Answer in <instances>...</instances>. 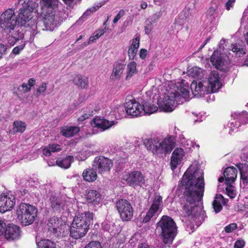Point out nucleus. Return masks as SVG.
Masks as SVG:
<instances>
[{
    "label": "nucleus",
    "instance_id": "obj_27",
    "mask_svg": "<svg viewBox=\"0 0 248 248\" xmlns=\"http://www.w3.org/2000/svg\"><path fill=\"white\" fill-rule=\"evenodd\" d=\"M238 168L243 184L246 186L248 184V164L240 163L236 165Z\"/></svg>",
    "mask_w": 248,
    "mask_h": 248
},
{
    "label": "nucleus",
    "instance_id": "obj_15",
    "mask_svg": "<svg viewBox=\"0 0 248 248\" xmlns=\"http://www.w3.org/2000/svg\"><path fill=\"white\" fill-rule=\"evenodd\" d=\"M16 204L15 196L11 193H5L0 196V212L4 213L11 210Z\"/></svg>",
    "mask_w": 248,
    "mask_h": 248
},
{
    "label": "nucleus",
    "instance_id": "obj_40",
    "mask_svg": "<svg viewBox=\"0 0 248 248\" xmlns=\"http://www.w3.org/2000/svg\"><path fill=\"white\" fill-rule=\"evenodd\" d=\"M106 31V28L104 29H99L96 30L93 34L90 37L87 44H85V46L89 45L91 43L94 42L100 36L105 33Z\"/></svg>",
    "mask_w": 248,
    "mask_h": 248
},
{
    "label": "nucleus",
    "instance_id": "obj_23",
    "mask_svg": "<svg viewBox=\"0 0 248 248\" xmlns=\"http://www.w3.org/2000/svg\"><path fill=\"white\" fill-rule=\"evenodd\" d=\"M87 201L88 203H91L94 206L99 205L101 201V194L94 190H91L88 191L86 195Z\"/></svg>",
    "mask_w": 248,
    "mask_h": 248
},
{
    "label": "nucleus",
    "instance_id": "obj_41",
    "mask_svg": "<svg viewBox=\"0 0 248 248\" xmlns=\"http://www.w3.org/2000/svg\"><path fill=\"white\" fill-rule=\"evenodd\" d=\"M188 75L193 78H197L201 80L204 75V71L202 68L194 66L188 71Z\"/></svg>",
    "mask_w": 248,
    "mask_h": 248
},
{
    "label": "nucleus",
    "instance_id": "obj_19",
    "mask_svg": "<svg viewBox=\"0 0 248 248\" xmlns=\"http://www.w3.org/2000/svg\"><path fill=\"white\" fill-rule=\"evenodd\" d=\"M185 152L182 148H177L174 150L170 160V167L172 170H174L181 164Z\"/></svg>",
    "mask_w": 248,
    "mask_h": 248
},
{
    "label": "nucleus",
    "instance_id": "obj_7",
    "mask_svg": "<svg viewBox=\"0 0 248 248\" xmlns=\"http://www.w3.org/2000/svg\"><path fill=\"white\" fill-rule=\"evenodd\" d=\"M37 209L34 206L21 203L17 210V218L23 226L33 223L37 215Z\"/></svg>",
    "mask_w": 248,
    "mask_h": 248
},
{
    "label": "nucleus",
    "instance_id": "obj_39",
    "mask_svg": "<svg viewBox=\"0 0 248 248\" xmlns=\"http://www.w3.org/2000/svg\"><path fill=\"white\" fill-rule=\"evenodd\" d=\"M137 72L136 62L133 61L129 62L127 65L126 79L128 80L130 78Z\"/></svg>",
    "mask_w": 248,
    "mask_h": 248
},
{
    "label": "nucleus",
    "instance_id": "obj_49",
    "mask_svg": "<svg viewBox=\"0 0 248 248\" xmlns=\"http://www.w3.org/2000/svg\"><path fill=\"white\" fill-rule=\"evenodd\" d=\"M46 87L47 84L45 82H42L36 90V93L35 94L36 96H39L42 94L43 96H45V93L46 90Z\"/></svg>",
    "mask_w": 248,
    "mask_h": 248
},
{
    "label": "nucleus",
    "instance_id": "obj_55",
    "mask_svg": "<svg viewBox=\"0 0 248 248\" xmlns=\"http://www.w3.org/2000/svg\"><path fill=\"white\" fill-rule=\"evenodd\" d=\"M124 15L125 11L123 9L121 10L113 19V23L116 24L118 21V20L121 18V17L124 16Z\"/></svg>",
    "mask_w": 248,
    "mask_h": 248
},
{
    "label": "nucleus",
    "instance_id": "obj_47",
    "mask_svg": "<svg viewBox=\"0 0 248 248\" xmlns=\"http://www.w3.org/2000/svg\"><path fill=\"white\" fill-rule=\"evenodd\" d=\"M35 80L33 78H31L28 80V83H24L21 85V87L25 92H29L31 88L35 84Z\"/></svg>",
    "mask_w": 248,
    "mask_h": 248
},
{
    "label": "nucleus",
    "instance_id": "obj_32",
    "mask_svg": "<svg viewBox=\"0 0 248 248\" xmlns=\"http://www.w3.org/2000/svg\"><path fill=\"white\" fill-rule=\"evenodd\" d=\"M219 8V3L216 2L213 3L207 12V16L208 19L211 22L213 21L218 16V9Z\"/></svg>",
    "mask_w": 248,
    "mask_h": 248
},
{
    "label": "nucleus",
    "instance_id": "obj_58",
    "mask_svg": "<svg viewBox=\"0 0 248 248\" xmlns=\"http://www.w3.org/2000/svg\"><path fill=\"white\" fill-rule=\"evenodd\" d=\"M147 50L145 49L142 48L140 50V58L142 60H144L146 58L147 55Z\"/></svg>",
    "mask_w": 248,
    "mask_h": 248
},
{
    "label": "nucleus",
    "instance_id": "obj_54",
    "mask_svg": "<svg viewBox=\"0 0 248 248\" xmlns=\"http://www.w3.org/2000/svg\"><path fill=\"white\" fill-rule=\"evenodd\" d=\"M25 44H21L19 46L14 47L12 50V53L15 55H17L19 52L23 49L25 47Z\"/></svg>",
    "mask_w": 248,
    "mask_h": 248
},
{
    "label": "nucleus",
    "instance_id": "obj_29",
    "mask_svg": "<svg viewBox=\"0 0 248 248\" xmlns=\"http://www.w3.org/2000/svg\"><path fill=\"white\" fill-rule=\"evenodd\" d=\"M9 36L8 38V42L10 46H13L16 42L19 40L23 38V34L19 31V30L13 31V32L10 33H5Z\"/></svg>",
    "mask_w": 248,
    "mask_h": 248
},
{
    "label": "nucleus",
    "instance_id": "obj_5",
    "mask_svg": "<svg viewBox=\"0 0 248 248\" xmlns=\"http://www.w3.org/2000/svg\"><path fill=\"white\" fill-rule=\"evenodd\" d=\"M93 218V214L90 212L81 213L74 218L71 225L70 235L75 239L84 236L89 229Z\"/></svg>",
    "mask_w": 248,
    "mask_h": 248
},
{
    "label": "nucleus",
    "instance_id": "obj_30",
    "mask_svg": "<svg viewBox=\"0 0 248 248\" xmlns=\"http://www.w3.org/2000/svg\"><path fill=\"white\" fill-rule=\"evenodd\" d=\"M83 179L89 182H94L97 179V173L95 170L92 168H88L82 172Z\"/></svg>",
    "mask_w": 248,
    "mask_h": 248
},
{
    "label": "nucleus",
    "instance_id": "obj_14",
    "mask_svg": "<svg viewBox=\"0 0 248 248\" xmlns=\"http://www.w3.org/2000/svg\"><path fill=\"white\" fill-rule=\"evenodd\" d=\"M204 83L206 85L210 93L217 92L221 87V79L217 71H212L207 78V80Z\"/></svg>",
    "mask_w": 248,
    "mask_h": 248
},
{
    "label": "nucleus",
    "instance_id": "obj_48",
    "mask_svg": "<svg viewBox=\"0 0 248 248\" xmlns=\"http://www.w3.org/2000/svg\"><path fill=\"white\" fill-rule=\"evenodd\" d=\"M102 6V3L100 2L95 5L94 6L91 7V8H90L86 11V12L82 15L81 18H85L87 16H89L91 13L95 12Z\"/></svg>",
    "mask_w": 248,
    "mask_h": 248
},
{
    "label": "nucleus",
    "instance_id": "obj_20",
    "mask_svg": "<svg viewBox=\"0 0 248 248\" xmlns=\"http://www.w3.org/2000/svg\"><path fill=\"white\" fill-rule=\"evenodd\" d=\"M93 123L94 127H96L101 131H103L110 128L114 124L113 121H109L104 118L95 117L93 119Z\"/></svg>",
    "mask_w": 248,
    "mask_h": 248
},
{
    "label": "nucleus",
    "instance_id": "obj_33",
    "mask_svg": "<svg viewBox=\"0 0 248 248\" xmlns=\"http://www.w3.org/2000/svg\"><path fill=\"white\" fill-rule=\"evenodd\" d=\"M210 61L212 64L216 68H218L223 64V60L221 56V54L217 50L215 51L210 58Z\"/></svg>",
    "mask_w": 248,
    "mask_h": 248
},
{
    "label": "nucleus",
    "instance_id": "obj_38",
    "mask_svg": "<svg viewBox=\"0 0 248 248\" xmlns=\"http://www.w3.org/2000/svg\"><path fill=\"white\" fill-rule=\"evenodd\" d=\"M232 50L233 52H235L239 57H240L241 55L246 53V46L243 42L240 41L232 46Z\"/></svg>",
    "mask_w": 248,
    "mask_h": 248
},
{
    "label": "nucleus",
    "instance_id": "obj_60",
    "mask_svg": "<svg viewBox=\"0 0 248 248\" xmlns=\"http://www.w3.org/2000/svg\"><path fill=\"white\" fill-rule=\"evenodd\" d=\"M65 4L71 6L76 4L79 0H63Z\"/></svg>",
    "mask_w": 248,
    "mask_h": 248
},
{
    "label": "nucleus",
    "instance_id": "obj_61",
    "mask_svg": "<svg viewBox=\"0 0 248 248\" xmlns=\"http://www.w3.org/2000/svg\"><path fill=\"white\" fill-rule=\"evenodd\" d=\"M152 25L153 24L149 23V24H148L145 26L144 30L146 34H149L150 33L153 29Z\"/></svg>",
    "mask_w": 248,
    "mask_h": 248
},
{
    "label": "nucleus",
    "instance_id": "obj_44",
    "mask_svg": "<svg viewBox=\"0 0 248 248\" xmlns=\"http://www.w3.org/2000/svg\"><path fill=\"white\" fill-rule=\"evenodd\" d=\"M38 248H56L55 244L48 239L41 240L37 243Z\"/></svg>",
    "mask_w": 248,
    "mask_h": 248
},
{
    "label": "nucleus",
    "instance_id": "obj_3",
    "mask_svg": "<svg viewBox=\"0 0 248 248\" xmlns=\"http://www.w3.org/2000/svg\"><path fill=\"white\" fill-rule=\"evenodd\" d=\"M40 3L44 13L43 30L52 31L66 19L67 15L64 10H56L58 0H41Z\"/></svg>",
    "mask_w": 248,
    "mask_h": 248
},
{
    "label": "nucleus",
    "instance_id": "obj_52",
    "mask_svg": "<svg viewBox=\"0 0 248 248\" xmlns=\"http://www.w3.org/2000/svg\"><path fill=\"white\" fill-rule=\"evenodd\" d=\"M84 248H102L101 245L98 241H91Z\"/></svg>",
    "mask_w": 248,
    "mask_h": 248
},
{
    "label": "nucleus",
    "instance_id": "obj_18",
    "mask_svg": "<svg viewBox=\"0 0 248 248\" xmlns=\"http://www.w3.org/2000/svg\"><path fill=\"white\" fill-rule=\"evenodd\" d=\"M162 203V197L160 196H155L153 202L146 215L143 219V223L149 222L152 217H155L156 214Z\"/></svg>",
    "mask_w": 248,
    "mask_h": 248
},
{
    "label": "nucleus",
    "instance_id": "obj_37",
    "mask_svg": "<svg viewBox=\"0 0 248 248\" xmlns=\"http://www.w3.org/2000/svg\"><path fill=\"white\" fill-rule=\"evenodd\" d=\"M141 105L143 108V110L144 111V115L152 114L156 112L158 108L151 102L145 101L143 102V104Z\"/></svg>",
    "mask_w": 248,
    "mask_h": 248
},
{
    "label": "nucleus",
    "instance_id": "obj_45",
    "mask_svg": "<svg viewBox=\"0 0 248 248\" xmlns=\"http://www.w3.org/2000/svg\"><path fill=\"white\" fill-rule=\"evenodd\" d=\"M94 114V111L92 108H87L83 113L79 117L78 119V122H83L87 119L89 118L91 116Z\"/></svg>",
    "mask_w": 248,
    "mask_h": 248
},
{
    "label": "nucleus",
    "instance_id": "obj_62",
    "mask_svg": "<svg viewBox=\"0 0 248 248\" xmlns=\"http://www.w3.org/2000/svg\"><path fill=\"white\" fill-rule=\"evenodd\" d=\"M7 47L3 44H0V59L1 58L2 55L5 53Z\"/></svg>",
    "mask_w": 248,
    "mask_h": 248
},
{
    "label": "nucleus",
    "instance_id": "obj_46",
    "mask_svg": "<svg viewBox=\"0 0 248 248\" xmlns=\"http://www.w3.org/2000/svg\"><path fill=\"white\" fill-rule=\"evenodd\" d=\"M162 16V12L160 10L151 16L147 19L150 23L154 24L157 22Z\"/></svg>",
    "mask_w": 248,
    "mask_h": 248
},
{
    "label": "nucleus",
    "instance_id": "obj_24",
    "mask_svg": "<svg viewBox=\"0 0 248 248\" xmlns=\"http://www.w3.org/2000/svg\"><path fill=\"white\" fill-rule=\"evenodd\" d=\"M237 170L233 167L227 168L224 171L226 184H232L237 177Z\"/></svg>",
    "mask_w": 248,
    "mask_h": 248
},
{
    "label": "nucleus",
    "instance_id": "obj_28",
    "mask_svg": "<svg viewBox=\"0 0 248 248\" xmlns=\"http://www.w3.org/2000/svg\"><path fill=\"white\" fill-rule=\"evenodd\" d=\"M80 129L78 126H63L62 128L61 133L64 137L69 138L77 134Z\"/></svg>",
    "mask_w": 248,
    "mask_h": 248
},
{
    "label": "nucleus",
    "instance_id": "obj_43",
    "mask_svg": "<svg viewBox=\"0 0 248 248\" xmlns=\"http://www.w3.org/2000/svg\"><path fill=\"white\" fill-rule=\"evenodd\" d=\"M26 128V124L25 123L16 121H15L13 124V131L14 133L23 132Z\"/></svg>",
    "mask_w": 248,
    "mask_h": 248
},
{
    "label": "nucleus",
    "instance_id": "obj_42",
    "mask_svg": "<svg viewBox=\"0 0 248 248\" xmlns=\"http://www.w3.org/2000/svg\"><path fill=\"white\" fill-rule=\"evenodd\" d=\"M73 159L74 157L73 156L69 155L61 160H57L56 163L61 168L67 169L70 167Z\"/></svg>",
    "mask_w": 248,
    "mask_h": 248
},
{
    "label": "nucleus",
    "instance_id": "obj_16",
    "mask_svg": "<svg viewBox=\"0 0 248 248\" xmlns=\"http://www.w3.org/2000/svg\"><path fill=\"white\" fill-rule=\"evenodd\" d=\"M127 184L134 187L141 186L145 183L144 177L140 172L135 171L124 176Z\"/></svg>",
    "mask_w": 248,
    "mask_h": 248
},
{
    "label": "nucleus",
    "instance_id": "obj_8",
    "mask_svg": "<svg viewBox=\"0 0 248 248\" xmlns=\"http://www.w3.org/2000/svg\"><path fill=\"white\" fill-rule=\"evenodd\" d=\"M179 96L178 93L170 92L163 98H160L158 101L160 111L166 112L172 111L175 108V102L178 101Z\"/></svg>",
    "mask_w": 248,
    "mask_h": 248
},
{
    "label": "nucleus",
    "instance_id": "obj_13",
    "mask_svg": "<svg viewBox=\"0 0 248 248\" xmlns=\"http://www.w3.org/2000/svg\"><path fill=\"white\" fill-rule=\"evenodd\" d=\"M93 166L99 173L104 174L110 171L113 163L110 159L100 156L94 158Z\"/></svg>",
    "mask_w": 248,
    "mask_h": 248
},
{
    "label": "nucleus",
    "instance_id": "obj_4",
    "mask_svg": "<svg viewBox=\"0 0 248 248\" xmlns=\"http://www.w3.org/2000/svg\"><path fill=\"white\" fill-rule=\"evenodd\" d=\"M147 149L156 155L170 153L175 145L173 136L167 135L165 138L156 137L148 139L146 143Z\"/></svg>",
    "mask_w": 248,
    "mask_h": 248
},
{
    "label": "nucleus",
    "instance_id": "obj_11",
    "mask_svg": "<svg viewBox=\"0 0 248 248\" xmlns=\"http://www.w3.org/2000/svg\"><path fill=\"white\" fill-rule=\"evenodd\" d=\"M48 230L55 236L63 235L66 230V224L62 218L56 217L50 218L47 224Z\"/></svg>",
    "mask_w": 248,
    "mask_h": 248
},
{
    "label": "nucleus",
    "instance_id": "obj_35",
    "mask_svg": "<svg viewBox=\"0 0 248 248\" xmlns=\"http://www.w3.org/2000/svg\"><path fill=\"white\" fill-rule=\"evenodd\" d=\"M62 150L60 144L54 143L50 144L43 150V154L45 156H49L51 153L60 151Z\"/></svg>",
    "mask_w": 248,
    "mask_h": 248
},
{
    "label": "nucleus",
    "instance_id": "obj_56",
    "mask_svg": "<svg viewBox=\"0 0 248 248\" xmlns=\"http://www.w3.org/2000/svg\"><path fill=\"white\" fill-rule=\"evenodd\" d=\"M245 245V242L243 240H238L234 244L233 248H243Z\"/></svg>",
    "mask_w": 248,
    "mask_h": 248
},
{
    "label": "nucleus",
    "instance_id": "obj_25",
    "mask_svg": "<svg viewBox=\"0 0 248 248\" xmlns=\"http://www.w3.org/2000/svg\"><path fill=\"white\" fill-rule=\"evenodd\" d=\"M140 38L137 37L132 40V43L128 50V55L129 60H133L137 55L140 46Z\"/></svg>",
    "mask_w": 248,
    "mask_h": 248
},
{
    "label": "nucleus",
    "instance_id": "obj_10",
    "mask_svg": "<svg viewBox=\"0 0 248 248\" xmlns=\"http://www.w3.org/2000/svg\"><path fill=\"white\" fill-rule=\"evenodd\" d=\"M142 106L137 102L132 96H127L125 98V108L126 113L133 117L144 115Z\"/></svg>",
    "mask_w": 248,
    "mask_h": 248
},
{
    "label": "nucleus",
    "instance_id": "obj_1",
    "mask_svg": "<svg viewBox=\"0 0 248 248\" xmlns=\"http://www.w3.org/2000/svg\"><path fill=\"white\" fill-rule=\"evenodd\" d=\"M190 170L188 168L186 170L181 181L185 186L182 212L184 216L191 217L194 220L197 219L201 223L203 221V212L199 204L204 190L203 172L202 170H197L192 173Z\"/></svg>",
    "mask_w": 248,
    "mask_h": 248
},
{
    "label": "nucleus",
    "instance_id": "obj_59",
    "mask_svg": "<svg viewBox=\"0 0 248 248\" xmlns=\"http://www.w3.org/2000/svg\"><path fill=\"white\" fill-rule=\"evenodd\" d=\"M235 0H228L226 3L225 7L226 9L229 11L231 8L232 7L235 2Z\"/></svg>",
    "mask_w": 248,
    "mask_h": 248
},
{
    "label": "nucleus",
    "instance_id": "obj_6",
    "mask_svg": "<svg viewBox=\"0 0 248 248\" xmlns=\"http://www.w3.org/2000/svg\"><path fill=\"white\" fill-rule=\"evenodd\" d=\"M156 225L163 242L166 244H171L177 233V226L173 220L169 216H163Z\"/></svg>",
    "mask_w": 248,
    "mask_h": 248
},
{
    "label": "nucleus",
    "instance_id": "obj_34",
    "mask_svg": "<svg viewBox=\"0 0 248 248\" xmlns=\"http://www.w3.org/2000/svg\"><path fill=\"white\" fill-rule=\"evenodd\" d=\"M224 197L221 195H217L213 202L212 206L214 211L217 213L222 209V204L224 203Z\"/></svg>",
    "mask_w": 248,
    "mask_h": 248
},
{
    "label": "nucleus",
    "instance_id": "obj_53",
    "mask_svg": "<svg viewBox=\"0 0 248 248\" xmlns=\"http://www.w3.org/2000/svg\"><path fill=\"white\" fill-rule=\"evenodd\" d=\"M237 227V224L235 223H232L226 226L224 228V231L227 233L232 232L235 230Z\"/></svg>",
    "mask_w": 248,
    "mask_h": 248
},
{
    "label": "nucleus",
    "instance_id": "obj_21",
    "mask_svg": "<svg viewBox=\"0 0 248 248\" xmlns=\"http://www.w3.org/2000/svg\"><path fill=\"white\" fill-rule=\"evenodd\" d=\"M4 232L7 239L15 240L19 238L20 236V228L14 224H9Z\"/></svg>",
    "mask_w": 248,
    "mask_h": 248
},
{
    "label": "nucleus",
    "instance_id": "obj_64",
    "mask_svg": "<svg viewBox=\"0 0 248 248\" xmlns=\"http://www.w3.org/2000/svg\"><path fill=\"white\" fill-rule=\"evenodd\" d=\"M137 248H152L148 244L146 243H141L138 245Z\"/></svg>",
    "mask_w": 248,
    "mask_h": 248
},
{
    "label": "nucleus",
    "instance_id": "obj_31",
    "mask_svg": "<svg viewBox=\"0 0 248 248\" xmlns=\"http://www.w3.org/2000/svg\"><path fill=\"white\" fill-rule=\"evenodd\" d=\"M49 201L51 208L55 212H60L64 206V202L58 197L51 196Z\"/></svg>",
    "mask_w": 248,
    "mask_h": 248
},
{
    "label": "nucleus",
    "instance_id": "obj_12",
    "mask_svg": "<svg viewBox=\"0 0 248 248\" xmlns=\"http://www.w3.org/2000/svg\"><path fill=\"white\" fill-rule=\"evenodd\" d=\"M232 117L233 119L228 124L227 127L230 128L229 132L230 134L231 132L238 128L241 124H245L248 123V113L247 111L242 112H234L232 113Z\"/></svg>",
    "mask_w": 248,
    "mask_h": 248
},
{
    "label": "nucleus",
    "instance_id": "obj_9",
    "mask_svg": "<svg viewBox=\"0 0 248 248\" xmlns=\"http://www.w3.org/2000/svg\"><path fill=\"white\" fill-rule=\"evenodd\" d=\"M116 207L123 221H129L132 218L134 210L129 201L120 199L116 202Z\"/></svg>",
    "mask_w": 248,
    "mask_h": 248
},
{
    "label": "nucleus",
    "instance_id": "obj_22",
    "mask_svg": "<svg viewBox=\"0 0 248 248\" xmlns=\"http://www.w3.org/2000/svg\"><path fill=\"white\" fill-rule=\"evenodd\" d=\"M177 89L180 92L175 91L174 93H178L179 94V98L182 97L185 100L189 99V83L185 80H182L181 82H178Z\"/></svg>",
    "mask_w": 248,
    "mask_h": 248
},
{
    "label": "nucleus",
    "instance_id": "obj_63",
    "mask_svg": "<svg viewBox=\"0 0 248 248\" xmlns=\"http://www.w3.org/2000/svg\"><path fill=\"white\" fill-rule=\"evenodd\" d=\"M6 227V224L0 219V236L4 232Z\"/></svg>",
    "mask_w": 248,
    "mask_h": 248
},
{
    "label": "nucleus",
    "instance_id": "obj_2",
    "mask_svg": "<svg viewBox=\"0 0 248 248\" xmlns=\"http://www.w3.org/2000/svg\"><path fill=\"white\" fill-rule=\"evenodd\" d=\"M38 0H18V4L21 7L19 8L18 16L12 8L5 10L0 16V30L4 33H10L17 30V23L22 26L30 27L33 31L36 29L35 20H32L34 11L38 6Z\"/></svg>",
    "mask_w": 248,
    "mask_h": 248
},
{
    "label": "nucleus",
    "instance_id": "obj_50",
    "mask_svg": "<svg viewBox=\"0 0 248 248\" xmlns=\"http://www.w3.org/2000/svg\"><path fill=\"white\" fill-rule=\"evenodd\" d=\"M114 111L115 115L118 114L120 117H122L125 114V106L117 105L115 107Z\"/></svg>",
    "mask_w": 248,
    "mask_h": 248
},
{
    "label": "nucleus",
    "instance_id": "obj_51",
    "mask_svg": "<svg viewBox=\"0 0 248 248\" xmlns=\"http://www.w3.org/2000/svg\"><path fill=\"white\" fill-rule=\"evenodd\" d=\"M227 187L226 188V193L231 198H233L235 196V193L234 190V187L232 184H226Z\"/></svg>",
    "mask_w": 248,
    "mask_h": 248
},
{
    "label": "nucleus",
    "instance_id": "obj_57",
    "mask_svg": "<svg viewBox=\"0 0 248 248\" xmlns=\"http://www.w3.org/2000/svg\"><path fill=\"white\" fill-rule=\"evenodd\" d=\"M181 16H179L175 20V24L180 26H181L185 23L186 20L185 19H184V17H182L181 18Z\"/></svg>",
    "mask_w": 248,
    "mask_h": 248
},
{
    "label": "nucleus",
    "instance_id": "obj_26",
    "mask_svg": "<svg viewBox=\"0 0 248 248\" xmlns=\"http://www.w3.org/2000/svg\"><path fill=\"white\" fill-rule=\"evenodd\" d=\"M124 64L120 62L115 63L110 76V78L113 80L119 79L124 72Z\"/></svg>",
    "mask_w": 248,
    "mask_h": 248
},
{
    "label": "nucleus",
    "instance_id": "obj_36",
    "mask_svg": "<svg viewBox=\"0 0 248 248\" xmlns=\"http://www.w3.org/2000/svg\"><path fill=\"white\" fill-rule=\"evenodd\" d=\"M75 85L81 88H86L88 85V78L87 77H83L81 75L75 76L73 80Z\"/></svg>",
    "mask_w": 248,
    "mask_h": 248
},
{
    "label": "nucleus",
    "instance_id": "obj_17",
    "mask_svg": "<svg viewBox=\"0 0 248 248\" xmlns=\"http://www.w3.org/2000/svg\"><path fill=\"white\" fill-rule=\"evenodd\" d=\"M204 82V80L198 79L193 81L191 83L190 88L194 96L202 97L210 93L206 84H205Z\"/></svg>",
    "mask_w": 248,
    "mask_h": 248
}]
</instances>
